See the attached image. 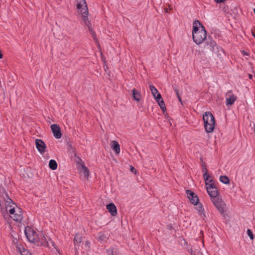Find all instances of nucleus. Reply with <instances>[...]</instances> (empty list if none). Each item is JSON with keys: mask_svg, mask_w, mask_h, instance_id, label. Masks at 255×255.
<instances>
[{"mask_svg": "<svg viewBox=\"0 0 255 255\" xmlns=\"http://www.w3.org/2000/svg\"><path fill=\"white\" fill-rule=\"evenodd\" d=\"M203 119L204 126L206 131L208 133L212 132L215 128V118L211 113L206 112L203 115Z\"/></svg>", "mask_w": 255, "mask_h": 255, "instance_id": "nucleus-1", "label": "nucleus"}, {"mask_svg": "<svg viewBox=\"0 0 255 255\" xmlns=\"http://www.w3.org/2000/svg\"><path fill=\"white\" fill-rule=\"evenodd\" d=\"M207 37V31L204 27H201L200 32L192 34L193 41L198 45L202 43Z\"/></svg>", "mask_w": 255, "mask_h": 255, "instance_id": "nucleus-2", "label": "nucleus"}, {"mask_svg": "<svg viewBox=\"0 0 255 255\" xmlns=\"http://www.w3.org/2000/svg\"><path fill=\"white\" fill-rule=\"evenodd\" d=\"M209 185L206 187V189L209 195L211 198V200H212L213 198H215L218 197L219 192L213 182V180L211 179L209 180Z\"/></svg>", "mask_w": 255, "mask_h": 255, "instance_id": "nucleus-3", "label": "nucleus"}, {"mask_svg": "<svg viewBox=\"0 0 255 255\" xmlns=\"http://www.w3.org/2000/svg\"><path fill=\"white\" fill-rule=\"evenodd\" d=\"M50 241L51 240L49 237L45 236L42 233H40L38 234L34 243L38 246L48 247L49 246V241Z\"/></svg>", "mask_w": 255, "mask_h": 255, "instance_id": "nucleus-4", "label": "nucleus"}, {"mask_svg": "<svg viewBox=\"0 0 255 255\" xmlns=\"http://www.w3.org/2000/svg\"><path fill=\"white\" fill-rule=\"evenodd\" d=\"M24 233L28 240L31 243H35L38 234L30 227L25 228Z\"/></svg>", "mask_w": 255, "mask_h": 255, "instance_id": "nucleus-5", "label": "nucleus"}, {"mask_svg": "<svg viewBox=\"0 0 255 255\" xmlns=\"http://www.w3.org/2000/svg\"><path fill=\"white\" fill-rule=\"evenodd\" d=\"M211 200L214 206L217 208L220 213L223 216H225V212L224 211V208L226 206L225 202L219 197L213 198Z\"/></svg>", "mask_w": 255, "mask_h": 255, "instance_id": "nucleus-6", "label": "nucleus"}, {"mask_svg": "<svg viewBox=\"0 0 255 255\" xmlns=\"http://www.w3.org/2000/svg\"><path fill=\"white\" fill-rule=\"evenodd\" d=\"M77 8L81 14H88V9L85 0H76Z\"/></svg>", "mask_w": 255, "mask_h": 255, "instance_id": "nucleus-7", "label": "nucleus"}, {"mask_svg": "<svg viewBox=\"0 0 255 255\" xmlns=\"http://www.w3.org/2000/svg\"><path fill=\"white\" fill-rule=\"evenodd\" d=\"M237 100V96L233 93L232 91H229L226 94V104L227 106L232 105Z\"/></svg>", "mask_w": 255, "mask_h": 255, "instance_id": "nucleus-8", "label": "nucleus"}, {"mask_svg": "<svg viewBox=\"0 0 255 255\" xmlns=\"http://www.w3.org/2000/svg\"><path fill=\"white\" fill-rule=\"evenodd\" d=\"M186 192L190 202L195 205H197L199 202L198 197L190 190H187Z\"/></svg>", "mask_w": 255, "mask_h": 255, "instance_id": "nucleus-9", "label": "nucleus"}, {"mask_svg": "<svg viewBox=\"0 0 255 255\" xmlns=\"http://www.w3.org/2000/svg\"><path fill=\"white\" fill-rule=\"evenodd\" d=\"M82 15V17H83V20L85 24L88 27V28L89 29V31L90 32V33L92 35L93 38L95 39H96V34L92 28L91 23L88 18V17H87L88 14H83Z\"/></svg>", "mask_w": 255, "mask_h": 255, "instance_id": "nucleus-10", "label": "nucleus"}, {"mask_svg": "<svg viewBox=\"0 0 255 255\" xmlns=\"http://www.w3.org/2000/svg\"><path fill=\"white\" fill-rule=\"evenodd\" d=\"M51 129L53 133L54 136L59 139L61 138L62 134L60 127L56 124H53L51 126Z\"/></svg>", "mask_w": 255, "mask_h": 255, "instance_id": "nucleus-11", "label": "nucleus"}, {"mask_svg": "<svg viewBox=\"0 0 255 255\" xmlns=\"http://www.w3.org/2000/svg\"><path fill=\"white\" fill-rule=\"evenodd\" d=\"M35 144L37 150L40 153H43L45 151L46 145L41 139H36L35 140Z\"/></svg>", "mask_w": 255, "mask_h": 255, "instance_id": "nucleus-12", "label": "nucleus"}, {"mask_svg": "<svg viewBox=\"0 0 255 255\" xmlns=\"http://www.w3.org/2000/svg\"><path fill=\"white\" fill-rule=\"evenodd\" d=\"M155 100L157 103L158 104L162 111L164 112L166 111V108L165 105L164 101L163 100L160 94H158V95L155 97Z\"/></svg>", "mask_w": 255, "mask_h": 255, "instance_id": "nucleus-13", "label": "nucleus"}, {"mask_svg": "<svg viewBox=\"0 0 255 255\" xmlns=\"http://www.w3.org/2000/svg\"><path fill=\"white\" fill-rule=\"evenodd\" d=\"M204 27L199 20H195L193 23L192 34L200 32L201 27Z\"/></svg>", "mask_w": 255, "mask_h": 255, "instance_id": "nucleus-14", "label": "nucleus"}, {"mask_svg": "<svg viewBox=\"0 0 255 255\" xmlns=\"http://www.w3.org/2000/svg\"><path fill=\"white\" fill-rule=\"evenodd\" d=\"M13 220L20 222L22 221L23 219V216L22 214V212L21 209L18 208L16 211H15V213L13 215V216L11 217Z\"/></svg>", "mask_w": 255, "mask_h": 255, "instance_id": "nucleus-15", "label": "nucleus"}, {"mask_svg": "<svg viewBox=\"0 0 255 255\" xmlns=\"http://www.w3.org/2000/svg\"><path fill=\"white\" fill-rule=\"evenodd\" d=\"M2 196H3V200L5 202V206L12 207V205H14L13 201L9 197L7 193L5 191L2 193Z\"/></svg>", "mask_w": 255, "mask_h": 255, "instance_id": "nucleus-16", "label": "nucleus"}, {"mask_svg": "<svg viewBox=\"0 0 255 255\" xmlns=\"http://www.w3.org/2000/svg\"><path fill=\"white\" fill-rule=\"evenodd\" d=\"M107 209L111 215L115 216L117 214V208L114 203H110L107 205Z\"/></svg>", "mask_w": 255, "mask_h": 255, "instance_id": "nucleus-17", "label": "nucleus"}, {"mask_svg": "<svg viewBox=\"0 0 255 255\" xmlns=\"http://www.w3.org/2000/svg\"><path fill=\"white\" fill-rule=\"evenodd\" d=\"M111 148L116 153H119L120 152V146L119 143L116 140L111 141Z\"/></svg>", "mask_w": 255, "mask_h": 255, "instance_id": "nucleus-18", "label": "nucleus"}, {"mask_svg": "<svg viewBox=\"0 0 255 255\" xmlns=\"http://www.w3.org/2000/svg\"><path fill=\"white\" fill-rule=\"evenodd\" d=\"M198 206L197 207V210H198V213L200 217L202 218L203 219L206 217L204 209L203 206L201 204H198Z\"/></svg>", "mask_w": 255, "mask_h": 255, "instance_id": "nucleus-19", "label": "nucleus"}, {"mask_svg": "<svg viewBox=\"0 0 255 255\" xmlns=\"http://www.w3.org/2000/svg\"><path fill=\"white\" fill-rule=\"evenodd\" d=\"M108 237L103 232H99L98 234V239L101 242H105L108 239Z\"/></svg>", "mask_w": 255, "mask_h": 255, "instance_id": "nucleus-20", "label": "nucleus"}, {"mask_svg": "<svg viewBox=\"0 0 255 255\" xmlns=\"http://www.w3.org/2000/svg\"><path fill=\"white\" fill-rule=\"evenodd\" d=\"M132 95H133V99L135 101L139 102L140 100L141 97L140 92L139 91H138L137 90H136L134 88L133 89H132Z\"/></svg>", "mask_w": 255, "mask_h": 255, "instance_id": "nucleus-21", "label": "nucleus"}, {"mask_svg": "<svg viewBox=\"0 0 255 255\" xmlns=\"http://www.w3.org/2000/svg\"><path fill=\"white\" fill-rule=\"evenodd\" d=\"M67 144V145H68V147H67L68 152L70 154H73L75 156H76V149H75V147L72 146L71 142H68Z\"/></svg>", "mask_w": 255, "mask_h": 255, "instance_id": "nucleus-22", "label": "nucleus"}, {"mask_svg": "<svg viewBox=\"0 0 255 255\" xmlns=\"http://www.w3.org/2000/svg\"><path fill=\"white\" fill-rule=\"evenodd\" d=\"M49 166L52 170H55L57 168V164L55 160L51 159L49 162Z\"/></svg>", "mask_w": 255, "mask_h": 255, "instance_id": "nucleus-23", "label": "nucleus"}, {"mask_svg": "<svg viewBox=\"0 0 255 255\" xmlns=\"http://www.w3.org/2000/svg\"><path fill=\"white\" fill-rule=\"evenodd\" d=\"M149 89L151 92V93L154 98L156 97V96L158 95V94H160L158 90L155 88V87L152 85L149 86Z\"/></svg>", "mask_w": 255, "mask_h": 255, "instance_id": "nucleus-24", "label": "nucleus"}, {"mask_svg": "<svg viewBox=\"0 0 255 255\" xmlns=\"http://www.w3.org/2000/svg\"><path fill=\"white\" fill-rule=\"evenodd\" d=\"M207 44V45L209 46L210 50L212 51L215 50V48L217 46L216 42L212 40H211L209 42H208Z\"/></svg>", "mask_w": 255, "mask_h": 255, "instance_id": "nucleus-25", "label": "nucleus"}, {"mask_svg": "<svg viewBox=\"0 0 255 255\" xmlns=\"http://www.w3.org/2000/svg\"><path fill=\"white\" fill-rule=\"evenodd\" d=\"M18 251L21 255H32L27 250L24 248H18Z\"/></svg>", "mask_w": 255, "mask_h": 255, "instance_id": "nucleus-26", "label": "nucleus"}, {"mask_svg": "<svg viewBox=\"0 0 255 255\" xmlns=\"http://www.w3.org/2000/svg\"><path fill=\"white\" fill-rule=\"evenodd\" d=\"M220 180L221 182L224 184H229L230 180L229 178L227 176H221L220 177Z\"/></svg>", "mask_w": 255, "mask_h": 255, "instance_id": "nucleus-27", "label": "nucleus"}, {"mask_svg": "<svg viewBox=\"0 0 255 255\" xmlns=\"http://www.w3.org/2000/svg\"><path fill=\"white\" fill-rule=\"evenodd\" d=\"M82 168L85 177L88 178L89 176V170L84 164L82 165Z\"/></svg>", "mask_w": 255, "mask_h": 255, "instance_id": "nucleus-28", "label": "nucleus"}, {"mask_svg": "<svg viewBox=\"0 0 255 255\" xmlns=\"http://www.w3.org/2000/svg\"><path fill=\"white\" fill-rule=\"evenodd\" d=\"M74 240L77 243H80L82 241V237L79 234H76L75 236Z\"/></svg>", "mask_w": 255, "mask_h": 255, "instance_id": "nucleus-29", "label": "nucleus"}, {"mask_svg": "<svg viewBox=\"0 0 255 255\" xmlns=\"http://www.w3.org/2000/svg\"><path fill=\"white\" fill-rule=\"evenodd\" d=\"M204 179L205 181V183L206 185H209V179L211 178V176L208 174V173H204L203 174Z\"/></svg>", "mask_w": 255, "mask_h": 255, "instance_id": "nucleus-30", "label": "nucleus"}, {"mask_svg": "<svg viewBox=\"0 0 255 255\" xmlns=\"http://www.w3.org/2000/svg\"><path fill=\"white\" fill-rule=\"evenodd\" d=\"M247 234L249 236L251 240H253L254 239V237L252 231L249 229L247 230Z\"/></svg>", "mask_w": 255, "mask_h": 255, "instance_id": "nucleus-31", "label": "nucleus"}, {"mask_svg": "<svg viewBox=\"0 0 255 255\" xmlns=\"http://www.w3.org/2000/svg\"><path fill=\"white\" fill-rule=\"evenodd\" d=\"M15 209L14 208H10L9 210H8V212L11 214V215H13L15 212Z\"/></svg>", "mask_w": 255, "mask_h": 255, "instance_id": "nucleus-32", "label": "nucleus"}, {"mask_svg": "<svg viewBox=\"0 0 255 255\" xmlns=\"http://www.w3.org/2000/svg\"><path fill=\"white\" fill-rule=\"evenodd\" d=\"M85 246L86 248H87L89 249L90 247V242L89 241H87L85 243Z\"/></svg>", "mask_w": 255, "mask_h": 255, "instance_id": "nucleus-33", "label": "nucleus"}, {"mask_svg": "<svg viewBox=\"0 0 255 255\" xmlns=\"http://www.w3.org/2000/svg\"><path fill=\"white\" fill-rule=\"evenodd\" d=\"M107 253L108 255H114V252L113 249H108L107 250Z\"/></svg>", "mask_w": 255, "mask_h": 255, "instance_id": "nucleus-34", "label": "nucleus"}, {"mask_svg": "<svg viewBox=\"0 0 255 255\" xmlns=\"http://www.w3.org/2000/svg\"><path fill=\"white\" fill-rule=\"evenodd\" d=\"M202 171L204 173L208 172V169L205 164L203 165Z\"/></svg>", "mask_w": 255, "mask_h": 255, "instance_id": "nucleus-35", "label": "nucleus"}, {"mask_svg": "<svg viewBox=\"0 0 255 255\" xmlns=\"http://www.w3.org/2000/svg\"><path fill=\"white\" fill-rule=\"evenodd\" d=\"M130 171L131 172L135 173L136 172V170L132 166H130Z\"/></svg>", "mask_w": 255, "mask_h": 255, "instance_id": "nucleus-36", "label": "nucleus"}, {"mask_svg": "<svg viewBox=\"0 0 255 255\" xmlns=\"http://www.w3.org/2000/svg\"><path fill=\"white\" fill-rule=\"evenodd\" d=\"M189 252H190L191 255H196L195 252L193 251L192 249H190L189 250Z\"/></svg>", "mask_w": 255, "mask_h": 255, "instance_id": "nucleus-37", "label": "nucleus"}, {"mask_svg": "<svg viewBox=\"0 0 255 255\" xmlns=\"http://www.w3.org/2000/svg\"><path fill=\"white\" fill-rule=\"evenodd\" d=\"M217 3L224 2L226 0H214Z\"/></svg>", "mask_w": 255, "mask_h": 255, "instance_id": "nucleus-38", "label": "nucleus"}, {"mask_svg": "<svg viewBox=\"0 0 255 255\" xmlns=\"http://www.w3.org/2000/svg\"><path fill=\"white\" fill-rule=\"evenodd\" d=\"M242 53H243V55H247V56H249V53L244 50H243L242 51Z\"/></svg>", "mask_w": 255, "mask_h": 255, "instance_id": "nucleus-39", "label": "nucleus"}, {"mask_svg": "<svg viewBox=\"0 0 255 255\" xmlns=\"http://www.w3.org/2000/svg\"><path fill=\"white\" fill-rule=\"evenodd\" d=\"M177 97L178 100L180 101V102L182 104V100H181V97H180V96L179 95H178V96H177Z\"/></svg>", "mask_w": 255, "mask_h": 255, "instance_id": "nucleus-40", "label": "nucleus"}, {"mask_svg": "<svg viewBox=\"0 0 255 255\" xmlns=\"http://www.w3.org/2000/svg\"><path fill=\"white\" fill-rule=\"evenodd\" d=\"M175 92L176 93V96H178V95H179V91L177 89H175Z\"/></svg>", "mask_w": 255, "mask_h": 255, "instance_id": "nucleus-41", "label": "nucleus"}, {"mask_svg": "<svg viewBox=\"0 0 255 255\" xmlns=\"http://www.w3.org/2000/svg\"><path fill=\"white\" fill-rule=\"evenodd\" d=\"M175 92L176 93V96H178V95H179V91L177 89H175Z\"/></svg>", "mask_w": 255, "mask_h": 255, "instance_id": "nucleus-42", "label": "nucleus"}, {"mask_svg": "<svg viewBox=\"0 0 255 255\" xmlns=\"http://www.w3.org/2000/svg\"><path fill=\"white\" fill-rule=\"evenodd\" d=\"M3 57V55L1 52V51L0 50V59L2 58Z\"/></svg>", "mask_w": 255, "mask_h": 255, "instance_id": "nucleus-43", "label": "nucleus"}, {"mask_svg": "<svg viewBox=\"0 0 255 255\" xmlns=\"http://www.w3.org/2000/svg\"><path fill=\"white\" fill-rule=\"evenodd\" d=\"M249 77L250 79H252L253 76L251 74H249Z\"/></svg>", "mask_w": 255, "mask_h": 255, "instance_id": "nucleus-44", "label": "nucleus"}, {"mask_svg": "<svg viewBox=\"0 0 255 255\" xmlns=\"http://www.w3.org/2000/svg\"><path fill=\"white\" fill-rule=\"evenodd\" d=\"M252 35L255 38V32L253 31L252 32Z\"/></svg>", "mask_w": 255, "mask_h": 255, "instance_id": "nucleus-45", "label": "nucleus"}]
</instances>
